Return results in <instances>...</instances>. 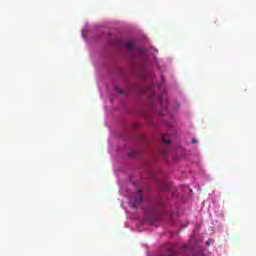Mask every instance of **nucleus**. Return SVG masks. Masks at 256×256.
<instances>
[{
  "mask_svg": "<svg viewBox=\"0 0 256 256\" xmlns=\"http://www.w3.org/2000/svg\"><path fill=\"white\" fill-rule=\"evenodd\" d=\"M141 203H143V192L137 190L130 198V205L135 209V207H139Z\"/></svg>",
  "mask_w": 256,
  "mask_h": 256,
  "instance_id": "1",
  "label": "nucleus"
},
{
  "mask_svg": "<svg viewBox=\"0 0 256 256\" xmlns=\"http://www.w3.org/2000/svg\"><path fill=\"white\" fill-rule=\"evenodd\" d=\"M123 45H124V47H126V49L128 51H130L131 53H135V41L134 40H128Z\"/></svg>",
  "mask_w": 256,
  "mask_h": 256,
  "instance_id": "2",
  "label": "nucleus"
},
{
  "mask_svg": "<svg viewBox=\"0 0 256 256\" xmlns=\"http://www.w3.org/2000/svg\"><path fill=\"white\" fill-rule=\"evenodd\" d=\"M162 141H163L164 145H169V143H171V140L167 139V138H162Z\"/></svg>",
  "mask_w": 256,
  "mask_h": 256,
  "instance_id": "3",
  "label": "nucleus"
},
{
  "mask_svg": "<svg viewBox=\"0 0 256 256\" xmlns=\"http://www.w3.org/2000/svg\"><path fill=\"white\" fill-rule=\"evenodd\" d=\"M116 91H117V93H120V95H123V93H125V92L119 90V88H116Z\"/></svg>",
  "mask_w": 256,
  "mask_h": 256,
  "instance_id": "4",
  "label": "nucleus"
},
{
  "mask_svg": "<svg viewBox=\"0 0 256 256\" xmlns=\"http://www.w3.org/2000/svg\"><path fill=\"white\" fill-rule=\"evenodd\" d=\"M82 37H83V39H86L87 38V34L83 33Z\"/></svg>",
  "mask_w": 256,
  "mask_h": 256,
  "instance_id": "5",
  "label": "nucleus"
},
{
  "mask_svg": "<svg viewBox=\"0 0 256 256\" xmlns=\"http://www.w3.org/2000/svg\"><path fill=\"white\" fill-rule=\"evenodd\" d=\"M160 105L163 107V98H160Z\"/></svg>",
  "mask_w": 256,
  "mask_h": 256,
  "instance_id": "6",
  "label": "nucleus"
},
{
  "mask_svg": "<svg viewBox=\"0 0 256 256\" xmlns=\"http://www.w3.org/2000/svg\"><path fill=\"white\" fill-rule=\"evenodd\" d=\"M191 143L195 144V143H197V140L196 139H192Z\"/></svg>",
  "mask_w": 256,
  "mask_h": 256,
  "instance_id": "7",
  "label": "nucleus"
}]
</instances>
